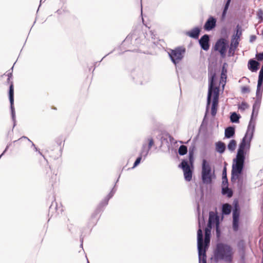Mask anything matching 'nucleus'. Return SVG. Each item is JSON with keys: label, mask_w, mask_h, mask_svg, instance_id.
<instances>
[{"label": "nucleus", "mask_w": 263, "mask_h": 263, "mask_svg": "<svg viewBox=\"0 0 263 263\" xmlns=\"http://www.w3.org/2000/svg\"><path fill=\"white\" fill-rule=\"evenodd\" d=\"M246 140L247 136H245L239 144L236 158L235 160V164H233L232 166V181H234L236 179H238L242 173L245 159V149L247 145H248L249 147L250 146L249 143H247Z\"/></svg>", "instance_id": "nucleus-1"}, {"label": "nucleus", "mask_w": 263, "mask_h": 263, "mask_svg": "<svg viewBox=\"0 0 263 263\" xmlns=\"http://www.w3.org/2000/svg\"><path fill=\"white\" fill-rule=\"evenodd\" d=\"M209 87L207 103L209 105L211 103V97L213 94V99L211 107V114L215 116L217 113V108L218 106V100L219 95V88L214 87V79L216 77L215 71H211L209 73Z\"/></svg>", "instance_id": "nucleus-2"}, {"label": "nucleus", "mask_w": 263, "mask_h": 263, "mask_svg": "<svg viewBox=\"0 0 263 263\" xmlns=\"http://www.w3.org/2000/svg\"><path fill=\"white\" fill-rule=\"evenodd\" d=\"M234 251L232 247L227 243L219 242L216 245L214 251V257L216 261L224 260L231 263L233 261Z\"/></svg>", "instance_id": "nucleus-3"}, {"label": "nucleus", "mask_w": 263, "mask_h": 263, "mask_svg": "<svg viewBox=\"0 0 263 263\" xmlns=\"http://www.w3.org/2000/svg\"><path fill=\"white\" fill-rule=\"evenodd\" d=\"M199 229L197 231V242L199 263H206V251L210 242V238H204L203 242L202 231L199 223Z\"/></svg>", "instance_id": "nucleus-4"}, {"label": "nucleus", "mask_w": 263, "mask_h": 263, "mask_svg": "<svg viewBox=\"0 0 263 263\" xmlns=\"http://www.w3.org/2000/svg\"><path fill=\"white\" fill-rule=\"evenodd\" d=\"M189 161L191 165V167L189 165L188 161L186 160H183L179 165V167L181 168L183 172L184 177L186 181H190L192 179L194 158L193 154L191 153H189Z\"/></svg>", "instance_id": "nucleus-5"}, {"label": "nucleus", "mask_w": 263, "mask_h": 263, "mask_svg": "<svg viewBox=\"0 0 263 263\" xmlns=\"http://www.w3.org/2000/svg\"><path fill=\"white\" fill-rule=\"evenodd\" d=\"M185 52V48L177 47L174 49H170L168 53L172 61L176 65L182 59Z\"/></svg>", "instance_id": "nucleus-6"}, {"label": "nucleus", "mask_w": 263, "mask_h": 263, "mask_svg": "<svg viewBox=\"0 0 263 263\" xmlns=\"http://www.w3.org/2000/svg\"><path fill=\"white\" fill-rule=\"evenodd\" d=\"M202 180L203 183L210 184L212 182L211 167L205 160H203L202 164Z\"/></svg>", "instance_id": "nucleus-7"}, {"label": "nucleus", "mask_w": 263, "mask_h": 263, "mask_svg": "<svg viewBox=\"0 0 263 263\" xmlns=\"http://www.w3.org/2000/svg\"><path fill=\"white\" fill-rule=\"evenodd\" d=\"M43 173L45 174V177L48 182L53 186L58 181H59V178L58 173L53 172L50 167L48 165L45 167Z\"/></svg>", "instance_id": "nucleus-8"}, {"label": "nucleus", "mask_w": 263, "mask_h": 263, "mask_svg": "<svg viewBox=\"0 0 263 263\" xmlns=\"http://www.w3.org/2000/svg\"><path fill=\"white\" fill-rule=\"evenodd\" d=\"M228 41L224 39L218 40L214 46V49L218 51L222 57L226 56L227 49L228 46Z\"/></svg>", "instance_id": "nucleus-9"}, {"label": "nucleus", "mask_w": 263, "mask_h": 263, "mask_svg": "<svg viewBox=\"0 0 263 263\" xmlns=\"http://www.w3.org/2000/svg\"><path fill=\"white\" fill-rule=\"evenodd\" d=\"M219 217L218 216L212 211L209 213V218L208 221V227L212 228L213 226L215 225L216 227L217 233H218V227H219Z\"/></svg>", "instance_id": "nucleus-10"}, {"label": "nucleus", "mask_w": 263, "mask_h": 263, "mask_svg": "<svg viewBox=\"0 0 263 263\" xmlns=\"http://www.w3.org/2000/svg\"><path fill=\"white\" fill-rule=\"evenodd\" d=\"M239 211L236 208L233 212V229L234 231H237L239 228Z\"/></svg>", "instance_id": "nucleus-11"}, {"label": "nucleus", "mask_w": 263, "mask_h": 263, "mask_svg": "<svg viewBox=\"0 0 263 263\" xmlns=\"http://www.w3.org/2000/svg\"><path fill=\"white\" fill-rule=\"evenodd\" d=\"M216 20L213 16H210L205 22L203 28L205 30L210 31L216 26Z\"/></svg>", "instance_id": "nucleus-12"}, {"label": "nucleus", "mask_w": 263, "mask_h": 263, "mask_svg": "<svg viewBox=\"0 0 263 263\" xmlns=\"http://www.w3.org/2000/svg\"><path fill=\"white\" fill-rule=\"evenodd\" d=\"M209 41V36L207 34L204 35L200 38L199 42L202 49L206 51L209 50L210 48Z\"/></svg>", "instance_id": "nucleus-13"}, {"label": "nucleus", "mask_w": 263, "mask_h": 263, "mask_svg": "<svg viewBox=\"0 0 263 263\" xmlns=\"http://www.w3.org/2000/svg\"><path fill=\"white\" fill-rule=\"evenodd\" d=\"M9 97L10 102L11 109L12 112L13 113L14 110V86L12 82H11L9 91Z\"/></svg>", "instance_id": "nucleus-14"}, {"label": "nucleus", "mask_w": 263, "mask_h": 263, "mask_svg": "<svg viewBox=\"0 0 263 263\" xmlns=\"http://www.w3.org/2000/svg\"><path fill=\"white\" fill-rule=\"evenodd\" d=\"M200 31V29L199 27H195L192 30L186 31L185 34L192 38L197 39L199 36Z\"/></svg>", "instance_id": "nucleus-15"}, {"label": "nucleus", "mask_w": 263, "mask_h": 263, "mask_svg": "<svg viewBox=\"0 0 263 263\" xmlns=\"http://www.w3.org/2000/svg\"><path fill=\"white\" fill-rule=\"evenodd\" d=\"M259 63L254 60H250L248 63V68L252 71H256L258 69Z\"/></svg>", "instance_id": "nucleus-16"}, {"label": "nucleus", "mask_w": 263, "mask_h": 263, "mask_svg": "<svg viewBox=\"0 0 263 263\" xmlns=\"http://www.w3.org/2000/svg\"><path fill=\"white\" fill-rule=\"evenodd\" d=\"M110 196L106 197L98 206L96 210L95 213L96 214L99 213L102 210V209L106 206L108 202V200Z\"/></svg>", "instance_id": "nucleus-17"}, {"label": "nucleus", "mask_w": 263, "mask_h": 263, "mask_svg": "<svg viewBox=\"0 0 263 263\" xmlns=\"http://www.w3.org/2000/svg\"><path fill=\"white\" fill-rule=\"evenodd\" d=\"M235 134V128L233 127L230 126L226 128L224 132L225 137L230 138Z\"/></svg>", "instance_id": "nucleus-18"}, {"label": "nucleus", "mask_w": 263, "mask_h": 263, "mask_svg": "<svg viewBox=\"0 0 263 263\" xmlns=\"http://www.w3.org/2000/svg\"><path fill=\"white\" fill-rule=\"evenodd\" d=\"M215 146L216 151L219 153L222 154L225 151L226 145L223 142L218 141L216 143Z\"/></svg>", "instance_id": "nucleus-19"}, {"label": "nucleus", "mask_w": 263, "mask_h": 263, "mask_svg": "<svg viewBox=\"0 0 263 263\" xmlns=\"http://www.w3.org/2000/svg\"><path fill=\"white\" fill-rule=\"evenodd\" d=\"M222 211L223 214L226 215L229 214L231 212V206L228 203H225L222 205Z\"/></svg>", "instance_id": "nucleus-20"}, {"label": "nucleus", "mask_w": 263, "mask_h": 263, "mask_svg": "<svg viewBox=\"0 0 263 263\" xmlns=\"http://www.w3.org/2000/svg\"><path fill=\"white\" fill-rule=\"evenodd\" d=\"M237 146V142L235 140H231L228 145V148L231 151H234Z\"/></svg>", "instance_id": "nucleus-21"}, {"label": "nucleus", "mask_w": 263, "mask_h": 263, "mask_svg": "<svg viewBox=\"0 0 263 263\" xmlns=\"http://www.w3.org/2000/svg\"><path fill=\"white\" fill-rule=\"evenodd\" d=\"M187 152V146L182 145H181L178 149V153L180 155H184Z\"/></svg>", "instance_id": "nucleus-22"}, {"label": "nucleus", "mask_w": 263, "mask_h": 263, "mask_svg": "<svg viewBox=\"0 0 263 263\" xmlns=\"http://www.w3.org/2000/svg\"><path fill=\"white\" fill-rule=\"evenodd\" d=\"M222 194L227 195L228 197H231L233 195L232 191L228 187L222 189Z\"/></svg>", "instance_id": "nucleus-23"}, {"label": "nucleus", "mask_w": 263, "mask_h": 263, "mask_svg": "<svg viewBox=\"0 0 263 263\" xmlns=\"http://www.w3.org/2000/svg\"><path fill=\"white\" fill-rule=\"evenodd\" d=\"M239 116L236 113L233 112L230 117L231 121L232 122H237L239 121Z\"/></svg>", "instance_id": "nucleus-24"}, {"label": "nucleus", "mask_w": 263, "mask_h": 263, "mask_svg": "<svg viewBox=\"0 0 263 263\" xmlns=\"http://www.w3.org/2000/svg\"><path fill=\"white\" fill-rule=\"evenodd\" d=\"M249 107V105L245 102H242L238 106V109L241 111H244Z\"/></svg>", "instance_id": "nucleus-25"}, {"label": "nucleus", "mask_w": 263, "mask_h": 263, "mask_svg": "<svg viewBox=\"0 0 263 263\" xmlns=\"http://www.w3.org/2000/svg\"><path fill=\"white\" fill-rule=\"evenodd\" d=\"M148 145L147 149L146 151L145 155H147L149 151L151 149V147L154 145V141L153 138H151L148 139Z\"/></svg>", "instance_id": "nucleus-26"}, {"label": "nucleus", "mask_w": 263, "mask_h": 263, "mask_svg": "<svg viewBox=\"0 0 263 263\" xmlns=\"http://www.w3.org/2000/svg\"><path fill=\"white\" fill-rule=\"evenodd\" d=\"M227 70L224 66L222 67L221 73V79L223 81L224 79L226 80L227 79Z\"/></svg>", "instance_id": "nucleus-27"}, {"label": "nucleus", "mask_w": 263, "mask_h": 263, "mask_svg": "<svg viewBox=\"0 0 263 263\" xmlns=\"http://www.w3.org/2000/svg\"><path fill=\"white\" fill-rule=\"evenodd\" d=\"M231 1V0H227V2L225 5V6H224V9L223 11V13H222L223 16H224L226 15L227 11L228 9V8L229 7Z\"/></svg>", "instance_id": "nucleus-28"}, {"label": "nucleus", "mask_w": 263, "mask_h": 263, "mask_svg": "<svg viewBox=\"0 0 263 263\" xmlns=\"http://www.w3.org/2000/svg\"><path fill=\"white\" fill-rule=\"evenodd\" d=\"M241 91L242 93H248L250 91V89L249 86H245L241 88Z\"/></svg>", "instance_id": "nucleus-29"}, {"label": "nucleus", "mask_w": 263, "mask_h": 263, "mask_svg": "<svg viewBox=\"0 0 263 263\" xmlns=\"http://www.w3.org/2000/svg\"><path fill=\"white\" fill-rule=\"evenodd\" d=\"M222 179L223 182H224L225 180L228 182V179L227 178V172H226V168L224 167L223 172H222Z\"/></svg>", "instance_id": "nucleus-30"}, {"label": "nucleus", "mask_w": 263, "mask_h": 263, "mask_svg": "<svg viewBox=\"0 0 263 263\" xmlns=\"http://www.w3.org/2000/svg\"><path fill=\"white\" fill-rule=\"evenodd\" d=\"M237 38H239V36H238ZM238 39H235L234 38L232 41V43H231V44L232 45H233L234 46L235 48H236L238 45Z\"/></svg>", "instance_id": "nucleus-31"}, {"label": "nucleus", "mask_w": 263, "mask_h": 263, "mask_svg": "<svg viewBox=\"0 0 263 263\" xmlns=\"http://www.w3.org/2000/svg\"><path fill=\"white\" fill-rule=\"evenodd\" d=\"M256 58L259 61L263 60V52L262 53H257L256 54Z\"/></svg>", "instance_id": "nucleus-32"}, {"label": "nucleus", "mask_w": 263, "mask_h": 263, "mask_svg": "<svg viewBox=\"0 0 263 263\" xmlns=\"http://www.w3.org/2000/svg\"><path fill=\"white\" fill-rule=\"evenodd\" d=\"M141 159H142L141 156H140L138 158H137V159H136V160L135 161V162L134 164V166L133 167V168L137 166L140 163Z\"/></svg>", "instance_id": "nucleus-33"}, {"label": "nucleus", "mask_w": 263, "mask_h": 263, "mask_svg": "<svg viewBox=\"0 0 263 263\" xmlns=\"http://www.w3.org/2000/svg\"><path fill=\"white\" fill-rule=\"evenodd\" d=\"M64 141H65V140H63V139H57V142L58 144H59V145L60 146V148H61L62 145V146L64 145Z\"/></svg>", "instance_id": "nucleus-34"}, {"label": "nucleus", "mask_w": 263, "mask_h": 263, "mask_svg": "<svg viewBox=\"0 0 263 263\" xmlns=\"http://www.w3.org/2000/svg\"><path fill=\"white\" fill-rule=\"evenodd\" d=\"M212 228H209L208 227L205 229V234H211V230Z\"/></svg>", "instance_id": "nucleus-35"}, {"label": "nucleus", "mask_w": 263, "mask_h": 263, "mask_svg": "<svg viewBox=\"0 0 263 263\" xmlns=\"http://www.w3.org/2000/svg\"><path fill=\"white\" fill-rule=\"evenodd\" d=\"M256 107V104L255 103L253 106V111H252V118L253 117V116H254V114H255V108Z\"/></svg>", "instance_id": "nucleus-36"}, {"label": "nucleus", "mask_w": 263, "mask_h": 263, "mask_svg": "<svg viewBox=\"0 0 263 263\" xmlns=\"http://www.w3.org/2000/svg\"><path fill=\"white\" fill-rule=\"evenodd\" d=\"M23 140H25L26 141H29V139L26 137H22V138L18 139V141H22Z\"/></svg>", "instance_id": "nucleus-37"}, {"label": "nucleus", "mask_w": 263, "mask_h": 263, "mask_svg": "<svg viewBox=\"0 0 263 263\" xmlns=\"http://www.w3.org/2000/svg\"><path fill=\"white\" fill-rule=\"evenodd\" d=\"M256 39V36L255 35H253V36H252L251 37V42H253V41H254Z\"/></svg>", "instance_id": "nucleus-38"}, {"label": "nucleus", "mask_w": 263, "mask_h": 263, "mask_svg": "<svg viewBox=\"0 0 263 263\" xmlns=\"http://www.w3.org/2000/svg\"><path fill=\"white\" fill-rule=\"evenodd\" d=\"M211 234H205L204 238H210Z\"/></svg>", "instance_id": "nucleus-39"}, {"label": "nucleus", "mask_w": 263, "mask_h": 263, "mask_svg": "<svg viewBox=\"0 0 263 263\" xmlns=\"http://www.w3.org/2000/svg\"><path fill=\"white\" fill-rule=\"evenodd\" d=\"M145 147V145H144L143 146V150H142V153H144V149Z\"/></svg>", "instance_id": "nucleus-40"}, {"label": "nucleus", "mask_w": 263, "mask_h": 263, "mask_svg": "<svg viewBox=\"0 0 263 263\" xmlns=\"http://www.w3.org/2000/svg\"><path fill=\"white\" fill-rule=\"evenodd\" d=\"M51 108L53 109H54V110H57V108L55 107H54V106H52Z\"/></svg>", "instance_id": "nucleus-41"}, {"label": "nucleus", "mask_w": 263, "mask_h": 263, "mask_svg": "<svg viewBox=\"0 0 263 263\" xmlns=\"http://www.w3.org/2000/svg\"><path fill=\"white\" fill-rule=\"evenodd\" d=\"M10 77H9L8 78V81H9V80H10Z\"/></svg>", "instance_id": "nucleus-42"}, {"label": "nucleus", "mask_w": 263, "mask_h": 263, "mask_svg": "<svg viewBox=\"0 0 263 263\" xmlns=\"http://www.w3.org/2000/svg\"><path fill=\"white\" fill-rule=\"evenodd\" d=\"M262 35H263V30L262 31Z\"/></svg>", "instance_id": "nucleus-43"}]
</instances>
